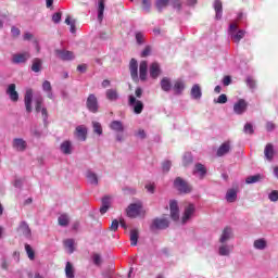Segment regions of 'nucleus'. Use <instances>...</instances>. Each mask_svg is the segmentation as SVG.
Masks as SVG:
<instances>
[{
	"label": "nucleus",
	"mask_w": 278,
	"mask_h": 278,
	"mask_svg": "<svg viewBox=\"0 0 278 278\" xmlns=\"http://www.w3.org/2000/svg\"><path fill=\"white\" fill-rule=\"evenodd\" d=\"M92 260H93V264L96 265V266H99L100 264H101V254H99V253H94L93 255H92Z\"/></svg>",
	"instance_id": "55"
},
{
	"label": "nucleus",
	"mask_w": 278,
	"mask_h": 278,
	"mask_svg": "<svg viewBox=\"0 0 278 278\" xmlns=\"http://www.w3.org/2000/svg\"><path fill=\"white\" fill-rule=\"evenodd\" d=\"M110 129L117 131L118 134H123V131H125V126H123V122L121 121H113L110 124Z\"/></svg>",
	"instance_id": "25"
},
{
	"label": "nucleus",
	"mask_w": 278,
	"mask_h": 278,
	"mask_svg": "<svg viewBox=\"0 0 278 278\" xmlns=\"http://www.w3.org/2000/svg\"><path fill=\"white\" fill-rule=\"evenodd\" d=\"M170 166H173V163L170 161H165L162 164V168L164 173H168L170 170Z\"/></svg>",
	"instance_id": "54"
},
{
	"label": "nucleus",
	"mask_w": 278,
	"mask_h": 278,
	"mask_svg": "<svg viewBox=\"0 0 278 278\" xmlns=\"http://www.w3.org/2000/svg\"><path fill=\"white\" fill-rule=\"evenodd\" d=\"M141 5L144 12H151V0H141Z\"/></svg>",
	"instance_id": "48"
},
{
	"label": "nucleus",
	"mask_w": 278,
	"mask_h": 278,
	"mask_svg": "<svg viewBox=\"0 0 278 278\" xmlns=\"http://www.w3.org/2000/svg\"><path fill=\"white\" fill-rule=\"evenodd\" d=\"M64 247H65V249H67L70 254L75 253V240H73V239L65 240Z\"/></svg>",
	"instance_id": "36"
},
{
	"label": "nucleus",
	"mask_w": 278,
	"mask_h": 278,
	"mask_svg": "<svg viewBox=\"0 0 278 278\" xmlns=\"http://www.w3.org/2000/svg\"><path fill=\"white\" fill-rule=\"evenodd\" d=\"M31 58V54L29 52H22V53H16L13 54L12 56V63L13 64H25L27 60Z\"/></svg>",
	"instance_id": "6"
},
{
	"label": "nucleus",
	"mask_w": 278,
	"mask_h": 278,
	"mask_svg": "<svg viewBox=\"0 0 278 278\" xmlns=\"http://www.w3.org/2000/svg\"><path fill=\"white\" fill-rule=\"evenodd\" d=\"M92 127H93V134H97V136L103 135V127L101 126V123L92 122Z\"/></svg>",
	"instance_id": "40"
},
{
	"label": "nucleus",
	"mask_w": 278,
	"mask_h": 278,
	"mask_svg": "<svg viewBox=\"0 0 278 278\" xmlns=\"http://www.w3.org/2000/svg\"><path fill=\"white\" fill-rule=\"evenodd\" d=\"M244 134H250V135H253L255 130H253V125L251 123H247L244 125Z\"/></svg>",
	"instance_id": "53"
},
{
	"label": "nucleus",
	"mask_w": 278,
	"mask_h": 278,
	"mask_svg": "<svg viewBox=\"0 0 278 278\" xmlns=\"http://www.w3.org/2000/svg\"><path fill=\"white\" fill-rule=\"evenodd\" d=\"M266 239H257L254 241V249H257L258 251H264L266 249Z\"/></svg>",
	"instance_id": "37"
},
{
	"label": "nucleus",
	"mask_w": 278,
	"mask_h": 278,
	"mask_svg": "<svg viewBox=\"0 0 278 278\" xmlns=\"http://www.w3.org/2000/svg\"><path fill=\"white\" fill-rule=\"evenodd\" d=\"M151 46H146L143 51L141 52V58H149V55H151Z\"/></svg>",
	"instance_id": "52"
},
{
	"label": "nucleus",
	"mask_w": 278,
	"mask_h": 278,
	"mask_svg": "<svg viewBox=\"0 0 278 278\" xmlns=\"http://www.w3.org/2000/svg\"><path fill=\"white\" fill-rule=\"evenodd\" d=\"M237 29H238V24H236V23L230 24V26H229L230 36L232 34H236Z\"/></svg>",
	"instance_id": "63"
},
{
	"label": "nucleus",
	"mask_w": 278,
	"mask_h": 278,
	"mask_svg": "<svg viewBox=\"0 0 278 278\" xmlns=\"http://www.w3.org/2000/svg\"><path fill=\"white\" fill-rule=\"evenodd\" d=\"M194 204H189L188 206L185 207V212L182 215V225H186L190 218H192V214H194Z\"/></svg>",
	"instance_id": "15"
},
{
	"label": "nucleus",
	"mask_w": 278,
	"mask_h": 278,
	"mask_svg": "<svg viewBox=\"0 0 278 278\" xmlns=\"http://www.w3.org/2000/svg\"><path fill=\"white\" fill-rule=\"evenodd\" d=\"M249 108V103L244 99L238 100V102L233 105V112L235 114H244L247 112V109Z\"/></svg>",
	"instance_id": "7"
},
{
	"label": "nucleus",
	"mask_w": 278,
	"mask_h": 278,
	"mask_svg": "<svg viewBox=\"0 0 278 278\" xmlns=\"http://www.w3.org/2000/svg\"><path fill=\"white\" fill-rule=\"evenodd\" d=\"M231 151V142L230 141H225L219 146L217 149V157H223V155H227Z\"/></svg>",
	"instance_id": "12"
},
{
	"label": "nucleus",
	"mask_w": 278,
	"mask_h": 278,
	"mask_svg": "<svg viewBox=\"0 0 278 278\" xmlns=\"http://www.w3.org/2000/svg\"><path fill=\"white\" fill-rule=\"evenodd\" d=\"M31 71H33V73H40V71H42V60L41 59L35 58L33 60Z\"/></svg>",
	"instance_id": "27"
},
{
	"label": "nucleus",
	"mask_w": 278,
	"mask_h": 278,
	"mask_svg": "<svg viewBox=\"0 0 278 278\" xmlns=\"http://www.w3.org/2000/svg\"><path fill=\"white\" fill-rule=\"evenodd\" d=\"M25 251H26L29 260H31V261L36 260V252L34 251L31 245L26 243L25 244Z\"/></svg>",
	"instance_id": "42"
},
{
	"label": "nucleus",
	"mask_w": 278,
	"mask_h": 278,
	"mask_svg": "<svg viewBox=\"0 0 278 278\" xmlns=\"http://www.w3.org/2000/svg\"><path fill=\"white\" fill-rule=\"evenodd\" d=\"M257 181H262V175L257 174L254 176H249L245 179V184L250 185V184H257Z\"/></svg>",
	"instance_id": "41"
},
{
	"label": "nucleus",
	"mask_w": 278,
	"mask_h": 278,
	"mask_svg": "<svg viewBox=\"0 0 278 278\" xmlns=\"http://www.w3.org/2000/svg\"><path fill=\"white\" fill-rule=\"evenodd\" d=\"M75 135L78 140L85 142V140L88 138V129L85 126H77Z\"/></svg>",
	"instance_id": "18"
},
{
	"label": "nucleus",
	"mask_w": 278,
	"mask_h": 278,
	"mask_svg": "<svg viewBox=\"0 0 278 278\" xmlns=\"http://www.w3.org/2000/svg\"><path fill=\"white\" fill-rule=\"evenodd\" d=\"M224 86H229L231 85V76H225L223 79Z\"/></svg>",
	"instance_id": "64"
},
{
	"label": "nucleus",
	"mask_w": 278,
	"mask_h": 278,
	"mask_svg": "<svg viewBox=\"0 0 278 278\" xmlns=\"http://www.w3.org/2000/svg\"><path fill=\"white\" fill-rule=\"evenodd\" d=\"M128 105L132 108V112L135 114H142V111L144 110V103L137 100L132 94L128 97Z\"/></svg>",
	"instance_id": "3"
},
{
	"label": "nucleus",
	"mask_w": 278,
	"mask_h": 278,
	"mask_svg": "<svg viewBox=\"0 0 278 278\" xmlns=\"http://www.w3.org/2000/svg\"><path fill=\"white\" fill-rule=\"evenodd\" d=\"M105 96L109 101H118V91L116 89H108Z\"/></svg>",
	"instance_id": "28"
},
{
	"label": "nucleus",
	"mask_w": 278,
	"mask_h": 278,
	"mask_svg": "<svg viewBox=\"0 0 278 278\" xmlns=\"http://www.w3.org/2000/svg\"><path fill=\"white\" fill-rule=\"evenodd\" d=\"M75 20H72L71 21V16L70 15H67V17L65 18V24L66 25H70V27H71V29H70V31L72 33V34H75L76 31H77V28H76V26H75Z\"/></svg>",
	"instance_id": "43"
},
{
	"label": "nucleus",
	"mask_w": 278,
	"mask_h": 278,
	"mask_svg": "<svg viewBox=\"0 0 278 278\" xmlns=\"http://www.w3.org/2000/svg\"><path fill=\"white\" fill-rule=\"evenodd\" d=\"M103 12H105V0H98V20L103 21Z\"/></svg>",
	"instance_id": "32"
},
{
	"label": "nucleus",
	"mask_w": 278,
	"mask_h": 278,
	"mask_svg": "<svg viewBox=\"0 0 278 278\" xmlns=\"http://www.w3.org/2000/svg\"><path fill=\"white\" fill-rule=\"evenodd\" d=\"M60 150L64 155H71V153H73V142L68 140L63 141L60 146Z\"/></svg>",
	"instance_id": "22"
},
{
	"label": "nucleus",
	"mask_w": 278,
	"mask_h": 278,
	"mask_svg": "<svg viewBox=\"0 0 278 278\" xmlns=\"http://www.w3.org/2000/svg\"><path fill=\"white\" fill-rule=\"evenodd\" d=\"M192 162H193L192 154L186 153L182 157V166H190Z\"/></svg>",
	"instance_id": "45"
},
{
	"label": "nucleus",
	"mask_w": 278,
	"mask_h": 278,
	"mask_svg": "<svg viewBox=\"0 0 278 278\" xmlns=\"http://www.w3.org/2000/svg\"><path fill=\"white\" fill-rule=\"evenodd\" d=\"M87 110H89V112H92V114H97V112H99V100L97 99V96H94V93H90L87 98Z\"/></svg>",
	"instance_id": "4"
},
{
	"label": "nucleus",
	"mask_w": 278,
	"mask_h": 278,
	"mask_svg": "<svg viewBox=\"0 0 278 278\" xmlns=\"http://www.w3.org/2000/svg\"><path fill=\"white\" fill-rule=\"evenodd\" d=\"M52 21L55 24L60 23V21H62V13H60V12L54 13L52 15Z\"/></svg>",
	"instance_id": "59"
},
{
	"label": "nucleus",
	"mask_w": 278,
	"mask_h": 278,
	"mask_svg": "<svg viewBox=\"0 0 278 278\" xmlns=\"http://www.w3.org/2000/svg\"><path fill=\"white\" fill-rule=\"evenodd\" d=\"M129 71L132 81H138V61L136 59L130 60Z\"/></svg>",
	"instance_id": "13"
},
{
	"label": "nucleus",
	"mask_w": 278,
	"mask_h": 278,
	"mask_svg": "<svg viewBox=\"0 0 278 278\" xmlns=\"http://www.w3.org/2000/svg\"><path fill=\"white\" fill-rule=\"evenodd\" d=\"M55 54L60 60H63L64 62H68L71 60H75V55L73 52L67 51V50H55Z\"/></svg>",
	"instance_id": "11"
},
{
	"label": "nucleus",
	"mask_w": 278,
	"mask_h": 278,
	"mask_svg": "<svg viewBox=\"0 0 278 278\" xmlns=\"http://www.w3.org/2000/svg\"><path fill=\"white\" fill-rule=\"evenodd\" d=\"M264 155L268 162H273V159L275 157V146H273V143H267L265 146Z\"/></svg>",
	"instance_id": "17"
},
{
	"label": "nucleus",
	"mask_w": 278,
	"mask_h": 278,
	"mask_svg": "<svg viewBox=\"0 0 278 278\" xmlns=\"http://www.w3.org/2000/svg\"><path fill=\"white\" fill-rule=\"evenodd\" d=\"M245 84L247 86H249V88L251 90H255V88L257 87V83L255 81V79H253V77L248 76L245 79Z\"/></svg>",
	"instance_id": "46"
},
{
	"label": "nucleus",
	"mask_w": 278,
	"mask_h": 278,
	"mask_svg": "<svg viewBox=\"0 0 278 278\" xmlns=\"http://www.w3.org/2000/svg\"><path fill=\"white\" fill-rule=\"evenodd\" d=\"M268 199L269 201H271L273 203H277L278 201V191L274 190L268 194Z\"/></svg>",
	"instance_id": "51"
},
{
	"label": "nucleus",
	"mask_w": 278,
	"mask_h": 278,
	"mask_svg": "<svg viewBox=\"0 0 278 278\" xmlns=\"http://www.w3.org/2000/svg\"><path fill=\"white\" fill-rule=\"evenodd\" d=\"M161 89L163 92H170V90H173V83L170 81V78L163 77L161 79Z\"/></svg>",
	"instance_id": "23"
},
{
	"label": "nucleus",
	"mask_w": 278,
	"mask_h": 278,
	"mask_svg": "<svg viewBox=\"0 0 278 278\" xmlns=\"http://www.w3.org/2000/svg\"><path fill=\"white\" fill-rule=\"evenodd\" d=\"M102 205L110 208L112 205V197L105 195L104 198H102Z\"/></svg>",
	"instance_id": "50"
},
{
	"label": "nucleus",
	"mask_w": 278,
	"mask_h": 278,
	"mask_svg": "<svg viewBox=\"0 0 278 278\" xmlns=\"http://www.w3.org/2000/svg\"><path fill=\"white\" fill-rule=\"evenodd\" d=\"M65 276L67 278H75V267H73V263L67 262L65 265Z\"/></svg>",
	"instance_id": "30"
},
{
	"label": "nucleus",
	"mask_w": 278,
	"mask_h": 278,
	"mask_svg": "<svg viewBox=\"0 0 278 278\" xmlns=\"http://www.w3.org/2000/svg\"><path fill=\"white\" fill-rule=\"evenodd\" d=\"M174 187L182 194H190L192 192V186H190L184 178L177 177L174 180Z\"/></svg>",
	"instance_id": "2"
},
{
	"label": "nucleus",
	"mask_w": 278,
	"mask_h": 278,
	"mask_svg": "<svg viewBox=\"0 0 278 278\" xmlns=\"http://www.w3.org/2000/svg\"><path fill=\"white\" fill-rule=\"evenodd\" d=\"M7 94L10 97L13 103H16V101H18V91H16V84L9 85L7 89Z\"/></svg>",
	"instance_id": "14"
},
{
	"label": "nucleus",
	"mask_w": 278,
	"mask_h": 278,
	"mask_svg": "<svg viewBox=\"0 0 278 278\" xmlns=\"http://www.w3.org/2000/svg\"><path fill=\"white\" fill-rule=\"evenodd\" d=\"M87 179H88L89 184H91V186H99V177L97 176V174L88 170Z\"/></svg>",
	"instance_id": "31"
},
{
	"label": "nucleus",
	"mask_w": 278,
	"mask_h": 278,
	"mask_svg": "<svg viewBox=\"0 0 278 278\" xmlns=\"http://www.w3.org/2000/svg\"><path fill=\"white\" fill-rule=\"evenodd\" d=\"M35 110L37 113L42 111V98L36 100Z\"/></svg>",
	"instance_id": "57"
},
{
	"label": "nucleus",
	"mask_w": 278,
	"mask_h": 278,
	"mask_svg": "<svg viewBox=\"0 0 278 278\" xmlns=\"http://www.w3.org/2000/svg\"><path fill=\"white\" fill-rule=\"evenodd\" d=\"M213 8L215 10L216 21H220L223 18V2L220 0H215Z\"/></svg>",
	"instance_id": "19"
},
{
	"label": "nucleus",
	"mask_w": 278,
	"mask_h": 278,
	"mask_svg": "<svg viewBox=\"0 0 278 278\" xmlns=\"http://www.w3.org/2000/svg\"><path fill=\"white\" fill-rule=\"evenodd\" d=\"M170 222L167 218H155L152 222L151 229H168Z\"/></svg>",
	"instance_id": "5"
},
{
	"label": "nucleus",
	"mask_w": 278,
	"mask_h": 278,
	"mask_svg": "<svg viewBox=\"0 0 278 278\" xmlns=\"http://www.w3.org/2000/svg\"><path fill=\"white\" fill-rule=\"evenodd\" d=\"M111 231H118V222L117 219H113L110 226Z\"/></svg>",
	"instance_id": "60"
},
{
	"label": "nucleus",
	"mask_w": 278,
	"mask_h": 278,
	"mask_svg": "<svg viewBox=\"0 0 278 278\" xmlns=\"http://www.w3.org/2000/svg\"><path fill=\"white\" fill-rule=\"evenodd\" d=\"M136 40L139 45H144V34L136 33Z\"/></svg>",
	"instance_id": "56"
},
{
	"label": "nucleus",
	"mask_w": 278,
	"mask_h": 278,
	"mask_svg": "<svg viewBox=\"0 0 278 278\" xmlns=\"http://www.w3.org/2000/svg\"><path fill=\"white\" fill-rule=\"evenodd\" d=\"M172 5L176 9V10H181V1L180 0H170Z\"/></svg>",
	"instance_id": "62"
},
{
	"label": "nucleus",
	"mask_w": 278,
	"mask_h": 278,
	"mask_svg": "<svg viewBox=\"0 0 278 278\" xmlns=\"http://www.w3.org/2000/svg\"><path fill=\"white\" fill-rule=\"evenodd\" d=\"M42 90L45 92H49V94H48L49 99H53V93H51V90H52L51 81L45 80L42 84Z\"/></svg>",
	"instance_id": "39"
},
{
	"label": "nucleus",
	"mask_w": 278,
	"mask_h": 278,
	"mask_svg": "<svg viewBox=\"0 0 278 278\" xmlns=\"http://www.w3.org/2000/svg\"><path fill=\"white\" fill-rule=\"evenodd\" d=\"M170 218L173 220H179V204L176 200L169 202Z\"/></svg>",
	"instance_id": "9"
},
{
	"label": "nucleus",
	"mask_w": 278,
	"mask_h": 278,
	"mask_svg": "<svg viewBox=\"0 0 278 278\" xmlns=\"http://www.w3.org/2000/svg\"><path fill=\"white\" fill-rule=\"evenodd\" d=\"M13 148L17 151H25L27 149V142L21 138H16L13 140Z\"/></svg>",
	"instance_id": "24"
},
{
	"label": "nucleus",
	"mask_w": 278,
	"mask_h": 278,
	"mask_svg": "<svg viewBox=\"0 0 278 278\" xmlns=\"http://www.w3.org/2000/svg\"><path fill=\"white\" fill-rule=\"evenodd\" d=\"M216 103H220V104L227 103V94L222 93V94L217 98Z\"/></svg>",
	"instance_id": "61"
},
{
	"label": "nucleus",
	"mask_w": 278,
	"mask_h": 278,
	"mask_svg": "<svg viewBox=\"0 0 278 278\" xmlns=\"http://www.w3.org/2000/svg\"><path fill=\"white\" fill-rule=\"evenodd\" d=\"M170 0H156V8L159 12H162L163 8H166V5H168V2Z\"/></svg>",
	"instance_id": "49"
},
{
	"label": "nucleus",
	"mask_w": 278,
	"mask_h": 278,
	"mask_svg": "<svg viewBox=\"0 0 278 278\" xmlns=\"http://www.w3.org/2000/svg\"><path fill=\"white\" fill-rule=\"evenodd\" d=\"M186 89V83L181 79H177L174 81L173 90L175 94H181Z\"/></svg>",
	"instance_id": "21"
},
{
	"label": "nucleus",
	"mask_w": 278,
	"mask_h": 278,
	"mask_svg": "<svg viewBox=\"0 0 278 278\" xmlns=\"http://www.w3.org/2000/svg\"><path fill=\"white\" fill-rule=\"evenodd\" d=\"M147 71H149V64L147 61H141L139 65V77L141 81H147Z\"/></svg>",
	"instance_id": "20"
},
{
	"label": "nucleus",
	"mask_w": 278,
	"mask_h": 278,
	"mask_svg": "<svg viewBox=\"0 0 278 278\" xmlns=\"http://www.w3.org/2000/svg\"><path fill=\"white\" fill-rule=\"evenodd\" d=\"M34 100V91L31 89L26 90L24 96V103L26 108V112L30 114L31 112V101Z\"/></svg>",
	"instance_id": "10"
},
{
	"label": "nucleus",
	"mask_w": 278,
	"mask_h": 278,
	"mask_svg": "<svg viewBox=\"0 0 278 278\" xmlns=\"http://www.w3.org/2000/svg\"><path fill=\"white\" fill-rule=\"evenodd\" d=\"M162 75V67H160V63L154 62L150 65V77L152 79H157V77Z\"/></svg>",
	"instance_id": "16"
},
{
	"label": "nucleus",
	"mask_w": 278,
	"mask_h": 278,
	"mask_svg": "<svg viewBox=\"0 0 278 278\" xmlns=\"http://www.w3.org/2000/svg\"><path fill=\"white\" fill-rule=\"evenodd\" d=\"M201 87L199 85H193L191 88V97L192 99H201L202 97Z\"/></svg>",
	"instance_id": "34"
},
{
	"label": "nucleus",
	"mask_w": 278,
	"mask_h": 278,
	"mask_svg": "<svg viewBox=\"0 0 278 278\" xmlns=\"http://www.w3.org/2000/svg\"><path fill=\"white\" fill-rule=\"evenodd\" d=\"M11 34L13 38H18L21 36V29H18L16 26H13L11 28Z\"/></svg>",
	"instance_id": "58"
},
{
	"label": "nucleus",
	"mask_w": 278,
	"mask_h": 278,
	"mask_svg": "<svg viewBox=\"0 0 278 278\" xmlns=\"http://www.w3.org/2000/svg\"><path fill=\"white\" fill-rule=\"evenodd\" d=\"M231 249H233V247L223 244L219 248V255H223V256L229 255V253H231Z\"/></svg>",
	"instance_id": "44"
},
{
	"label": "nucleus",
	"mask_w": 278,
	"mask_h": 278,
	"mask_svg": "<svg viewBox=\"0 0 278 278\" xmlns=\"http://www.w3.org/2000/svg\"><path fill=\"white\" fill-rule=\"evenodd\" d=\"M139 232L138 229L130 230V245L136 247L138 244Z\"/></svg>",
	"instance_id": "35"
},
{
	"label": "nucleus",
	"mask_w": 278,
	"mask_h": 278,
	"mask_svg": "<svg viewBox=\"0 0 278 278\" xmlns=\"http://www.w3.org/2000/svg\"><path fill=\"white\" fill-rule=\"evenodd\" d=\"M247 35L245 30H238L237 33L231 35V39L233 40V42H236L237 45H240V40H242V38H244V36Z\"/></svg>",
	"instance_id": "29"
},
{
	"label": "nucleus",
	"mask_w": 278,
	"mask_h": 278,
	"mask_svg": "<svg viewBox=\"0 0 278 278\" xmlns=\"http://www.w3.org/2000/svg\"><path fill=\"white\" fill-rule=\"evenodd\" d=\"M238 199V191L236 189H229L226 193V201L228 203H236Z\"/></svg>",
	"instance_id": "26"
},
{
	"label": "nucleus",
	"mask_w": 278,
	"mask_h": 278,
	"mask_svg": "<svg viewBox=\"0 0 278 278\" xmlns=\"http://www.w3.org/2000/svg\"><path fill=\"white\" fill-rule=\"evenodd\" d=\"M232 238H233V229H231V227L229 226H226L222 231L219 242L222 244H225V242H229V240H231Z\"/></svg>",
	"instance_id": "8"
},
{
	"label": "nucleus",
	"mask_w": 278,
	"mask_h": 278,
	"mask_svg": "<svg viewBox=\"0 0 278 278\" xmlns=\"http://www.w3.org/2000/svg\"><path fill=\"white\" fill-rule=\"evenodd\" d=\"M59 225H61V227H67L70 220H68V215H61L59 217Z\"/></svg>",
	"instance_id": "47"
},
{
	"label": "nucleus",
	"mask_w": 278,
	"mask_h": 278,
	"mask_svg": "<svg viewBox=\"0 0 278 278\" xmlns=\"http://www.w3.org/2000/svg\"><path fill=\"white\" fill-rule=\"evenodd\" d=\"M126 214L128 218H138V216H144V208H142V203L129 204L126 208Z\"/></svg>",
	"instance_id": "1"
},
{
	"label": "nucleus",
	"mask_w": 278,
	"mask_h": 278,
	"mask_svg": "<svg viewBox=\"0 0 278 278\" xmlns=\"http://www.w3.org/2000/svg\"><path fill=\"white\" fill-rule=\"evenodd\" d=\"M193 173H199L200 179H203V177H205V175H207V168H205V165L198 163V164H195V170Z\"/></svg>",
	"instance_id": "33"
},
{
	"label": "nucleus",
	"mask_w": 278,
	"mask_h": 278,
	"mask_svg": "<svg viewBox=\"0 0 278 278\" xmlns=\"http://www.w3.org/2000/svg\"><path fill=\"white\" fill-rule=\"evenodd\" d=\"M20 231H22L24 236H31V229H29V225H27L25 222L21 223Z\"/></svg>",
	"instance_id": "38"
}]
</instances>
